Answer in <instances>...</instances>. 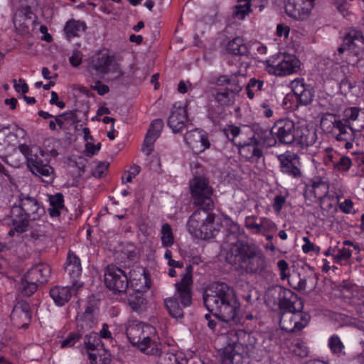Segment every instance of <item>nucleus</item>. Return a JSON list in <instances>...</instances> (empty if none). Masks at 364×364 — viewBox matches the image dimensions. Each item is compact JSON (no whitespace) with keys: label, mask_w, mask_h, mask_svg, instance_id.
Returning <instances> with one entry per match:
<instances>
[{"label":"nucleus","mask_w":364,"mask_h":364,"mask_svg":"<svg viewBox=\"0 0 364 364\" xmlns=\"http://www.w3.org/2000/svg\"><path fill=\"white\" fill-rule=\"evenodd\" d=\"M227 235L226 242L232 245L226 257L227 262L252 276H263L267 272V257L259 247L247 240H236L240 226L230 218H225Z\"/></svg>","instance_id":"nucleus-1"},{"label":"nucleus","mask_w":364,"mask_h":364,"mask_svg":"<svg viewBox=\"0 0 364 364\" xmlns=\"http://www.w3.org/2000/svg\"><path fill=\"white\" fill-rule=\"evenodd\" d=\"M203 301L206 309L224 321L241 323L240 303L232 287L225 282H213L203 292Z\"/></svg>","instance_id":"nucleus-2"},{"label":"nucleus","mask_w":364,"mask_h":364,"mask_svg":"<svg viewBox=\"0 0 364 364\" xmlns=\"http://www.w3.org/2000/svg\"><path fill=\"white\" fill-rule=\"evenodd\" d=\"M196 207L187 222L188 232L201 240L215 237L222 228L220 218L213 212V208Z\"/></svg>","instance_id":"nucleus-3"},{"label":"nucleus","mask_w":364,"mask_h":364,"mask_svg":"<svg viewBox=\"0 0 364 364\" xmlns=\"http://www.w3.org/2000/svg\"><path fill=\"white\" fill-rule=\"evenodd\" d=\"M154 332L152 326L137 321H130L126 328L127 338L132 346L138 347L146 354L159 355H161L159 345L149 335Z\"/></svg>","instance_id":"nucleus-4"},{"label":"nucleus","mask_w":364,"mask_h":364,"mask_svg":"<svg viewBox=\"0 0 364 364\" xmlns=\"http://www.w3.org/2000/svg\"><path fill=\"white\" fill-rule=\"evenodd\" d=\"M267 305L277 307L281 312H301L304 301L291 289L275 285L267 289L265 293Z\"/></svg>","instance_id":"nucleus-5"},{"label":"nucleus","mask_w":364,"mask_h":364,"mask_svg":"<svg viewBox=\"0 0 364 364\" xmlns=\"http://www.w3.org/2000/svg\"><path fill=\"white\" fill-rule=\"evenodd\" d=\"M46 214L45 208L37 199L23 193L18 195V203L11 210V218L18 219V226L30 225L31 221L41 219Z\"/></svg>","instance_id":"nucleus-6"},{"label":"nucleus","mask_w":364,"mask_h":364,"mask_svg":"<svg viewBox=\"0 0 364 364\" xmlns=\"http://www.w3.org/2000/svg\"><path fill=\"white\" fill-rule=\"evenodd\" d=\"M132 281L136 282L132 271L127 274L126 270L114 264L108 265L105 269V284L115 294L125 293Z\"/></svg>","instance_id":"nucleus-7"},{"label":"nucleus","mask_w":364,"mask_h":364,"mask_svg":"<svg viewBox=\"0 0 364 364\" xmlns=\"http://www.w3.org/2000/svg\"><path fill=\"white\" fill-rule=\"evenodd\" d=\"M87 70L90 73L94 70L97 75H102L112 73L114 75L112 80L119 79L123 75L115 57L107 53H98L93 56L89 61Z\"/></svg>","instance_id":"nucleus-8"},{"label":"nucleus","mask_w":364,"mask_h":364,"mask_svg":"<svg viewBox=\"0 0 364 364\" xmlns=\"http://www.w3.org/2000/svg\"><path fill=\"white\" fill-rule=\"evenodd\" d=\"M190 188L195 206L214 208L213 188L205 178L195 176L190 181Z\"/></svg>","instance_id":"nucleus-9"},{"label":"nucleus","mask_w":364,"mask_h":364,"mask_svg":"<svg viewBox=\"0 0 364 364\" xmlns=\"http://www.w3.org/2000/svg\"><path fill=\"white\" fill-rule=\"evenodd\" d=\"M327 121L333 124L331 133L337 141H348L352 139L358 144L359 141L362 139L360 132L353 130L352 127L347 124V120L343 122L341 120H336L334 114H327L322 117L321 125L325 126Z\"/></svg>","instance_id":"nucleus-10"},{"label":"nucleus","mask_w":364,"mask_h":364,"mask_svg":"<svg viewBox=\"0 0 364 364\" xmlns=\"http://www.w3.org/2000/svg\"><path fill=\"white\" fill-rule=\"evenodd\" d=\"M311 316L306 312H281L279 326L286 332L295 333L306 326Z\"/></svg>","instance_id":"nucleus-11"},{"label":"nucleus","mask_w":364,"mask_h":364,"mask_svg":"<svg viewBox=\"0 0 364 364\" xmlns=\"http://www.w3.org/2000/svg\"><path fill=\"white\" fill-rule=\"evenodd\" d=\"M296 127L294 121L289 118L276 121L272 127L276 144L293 145L295 143Z\"/></svg>","instance_id":"nucleus-12"},{"label":"nucleus","mask_w":364,"mask_h":364,"mask_svg":"<svg viewBox=\"0 0 364 364\" xmlns=\"http://www.w3.org/2000/svg\"><path fill=\"white\" fill-rule=\"evenodd\" d=\"M141 277L139 281L141 285H139L137 282H131V289L134 291V294H131L129 296L128 301L131 308L139 313L143 312L146 308V300L143 296V293L147 291L149 289L147 279L144 275V269L139 268Z\"/></svg>","instance_id":"nucleus-13"},{"label":"nucleus","mask_w":364,"mask_h":364,"mask_svg":"<svg viewBox=\"0 0 364 364\" xmlns=\"http://www.w3.org/2000/svg\"><path fill=\"white\" fill-rule=\"evenodd\" d=\"M227 342H230L232 345L242 346L246 353L252 356L257 348V339L255 334L243 329L231 328L228 333Z\"/></svg>","instance_id":"nucleus-14"},{"label":"nucleus","mask_w":364,"mask_h":364,"mask_svg":"<svg viewBox=\"0 0 364 364\" xmlns=\"http://www.w3.org/2000/svg\"><path fill=\"white\" fill-rule=\"evenodd\" d=\"M36 16L30 6H21L15 13L14 23L16 32L21 36L30 33L31 28L35 23Z\"/></svg>","instance_id":"nucleus-15"},{"label":"nucleus","mask_w":364,"mask_h":364,"mask_svg":"<svg viewBox=\"0 0 364 364\" xmlns=\"http://www.w3.org/2000/svg\"><path fill=\"white\" fill-rule=\"evenodd\" d=\"M225 343L221 354L222 364H249L252 355L246 353L242 346L232 345L227 341Z\"/></svg>","instance_id":"nucleus-16"},{"label":"nucleus","mask_w":364,"mask_h":364,"mask_svg":"<svg viewBox=\"0 0 364 364\" xmlns=\"http://www.w3.org/2000/svg\"><path fill=\"white\" fill-rule=\"evenodd\" d=\"M192 272L193 267L191 264L188 265L181 280L175 284L183 307L189 306L192 304Z\"/></svg>","instance_id":"nucleus-17"},{"label":"nucleus","mask_w":364,"mask_h":364,"mask_svg":"<svg viewBox=\"0 0 364 364\" xmlns=\"http://www.w3.org/2000/svg\"><path fill=\"white\" fill-rule=\"evenodd\" d=\"M38 151L41 154V156H31L28 168L33 174L41 177L43 181L50 183L54 178V170L48 163H44L42 159L45 155L43 151L41 149Z\"/></svg>","instance_id":"nucleus-18"},{"label":"nucleus","mask_w":364,"mask_h":364,"mask_svg":"<svg viewBox=\"0 0 364 364\" xmlns=\"http://www.w3.org/2000/svg\"><path fill=\"white\" fill-rule=\"evenodd\" d=\"M280 171L293 178H300L302 173L300 170V158L297 154H288L278 156Z\"/></svg>","instance_id":"nucleus-19"},{"label":"nucleus","mask_w":364,"mask_h":364,"mask_svg":"<svg viewBox=\"0 0 364 364\" xmlns=\"http://www.w3.org/2000/svg\"><path fill=\"white\" fill-rule=\"evenodd\" d=\"M296 102L303 106L310 105L314 97V88L304 82L303 79H296L291 83Z\"/></svg>","instance_id":"nucleus-20"},{"label":"nucleus","mask_w":364,"mask_h":364,"mask_svg":"<svg viewBox=\"0 0 364 364\" xmlns=\"http://www.w3.org/2000/svg\"><path fill=\"white\" fill-rule=\"evenodd\" d=\"M32 317L31 307L25 301H18L14 307L11 318L16 326L26 328L29 326Z\"/></svg>","instance_id":"nucleus-21"},{"label":"nucleus","mask_w":364,"mask_h":364,"mask_svg":"<svg viewBox=\"0 0 364 364\" xmlns=\"http://www.w3.org/2000/svg\"><path fill=\"white\" fill-rule=\"evenodd\" d=\"M173 110L171 111L168 119V125L174 133L181 132L188 122V113L186 107L173 105Z\"/></svg>","instance_id":"nucleus-22"},{"label":"nucleus","mask_w":364,"mask_h":364,"mask_svg":"<svg viewBox=\"0 0 364 364\" xmlns=\"http://www.w3.org/2000/svg\"><path fill=\"white\" fill-rule=\"evenodd\" d=\"M163 128L164 121L161 119H156L152 121L145 136L142 146V151L146 156H149L152 153L154 142L159 137Z\"/></svg>","instance_id":"nucleus-23"},{"label":"nucleus","mask_w":364,"mask_h":364,"mask_svg":"<svg viewBox=\"0 0 364 364\" xmlns=\"http://www.w3.org/2000/svg\"><path fill=\"white\" fill-rule=\"evenodd\" d=\"M184 139L195 152H202L210 146L207 136L198 129L187 132L184 135Z\"/></svg>","instance_id":"nucleus-24"},{"label":"nucleus","mask_w":364,"mask_h":364,"mask_svg":"<svg viewBox=\"0 0 364 364\" xmlns=\"http://www.w3.org/2000/svg\"><path fill=\"white\" fill-rule=\"evenodd\" d=\"M204 318L207 321V325L208 328L213 332H218L220 335H224L225 336V341H227V336L229 330H226L225 326L229 325L230 327L232 326H237L242 323V322L234 323L232 321L230 320L224 321L223 319L215 315V311H213L211 314H205Z\"/></svg>","instance_id":"nucleus-25"},{"label":"nucleus","mask_w":364,"mask_h":364,"mask_svg":"<svg viewBox=\"0 0 364 364\" xmlns=\"http://www.w3.org/2000/svg\"><path fill=\"white\" fill-rule=\"evenodd\" d=\"M364 44V37L361 31L352 30L348 32L343 40L342 45L338 48L339 53H343L347 50H351L355 55L358 54L356 48Z\"/></svg>","instance_id":"nucleus-26"},{"label":"nucleus","mask_w":364,"mask_h":364,"mask_svg":"<svg viewBox=\"0 0 364 364\" xmlns=\"http://www.w3.org/2000/svg\"><path fill=\"white\" fill-rule=\"evenodd\" d=\"M51 274V269L46 264H38L33 266L24 275L25 278L34 281L37 284H44L48 282Z\"/></svg>","instance_id":"nucleus-27"},{"label":"nucleus","mask_w":364,"mask_h":364,"mask_svg":"<svg viewBox=\"0 0 364 364\" xmlns=\"http://www.w3.org/2000/svg\"><path fill=\"white\" fill-rule=\"evenodd\" d=\"M300 61L294 55H287L284 59L275 67H272L274 73L278 75H288L297 72Z\"/></svg>","instance_id":"nucleus-28"},{"label":"nucleus","mask_w":364,"mask_h":364,"mask_svg":"<svg viewBox=\"0 0 364 364\" xmlns=\"http://www.w3.org/2000/svg\"><path fill=\"white\" fill-rule=\"evenodd\" d=\"M295 133L296 139L294 145H299L302 147L312 146L317 139L316 130L309 129L306 126L296 127Z\"/></svg>","instance_id":"nucleus-29"},{"label":"nucleus","mask_w":364,"mask_h":364,"mask_svg":"<svg viewBox=\"0 0 364 364\" xmlns=\"http://www.w3.org/2000/svg\"><path fill=\"white\" fill-rule=\"evenodd\" d=\"M258 139L255 136L250 138L247 142L240 145V154L249 161L252 160L255 157L257 159L260 158L262 156V151L258 147Z\"/></svg>","instance_id":"nucleus-30"},{"label":"nucleus","mask_w":364,"mask_h":364,"mask_svg":"<svg viewBox=\"0 0 364 364\" xmlns=\"http://www.w3.org/2000/svg\"><path fill=\"white\" fill-rule=\"evenodd\" d=\"M65 271L70 277L73 286H76L77 278L81 275L82 267L80 260L73 252H69Z\"/></svg>","instance_id":"nucleus-31"},{"label":"nucleus","mask_w":364,"mask_h":364,"mask_svg":"<svg viewBox=\"0 0 364 364\" xmlns=\"http://www.w3.org/2000/svg\"><path fill=\"white\" fill-rule=\"evenodd\" d=\"M252 130L255 135L260 139L264 146L272 147L276 145V140L272 132V129L269 130L267 128L262 127L259 124H255L253 125Z\"/></svg>","instance_id":"nucleus-32"},{"label":"nucleus","mask_w":364,"mask_h":364,"mask_svg":"<svg viewBox=\"0 0 364 364\" xmlns=\"http://www.w3.org/2000/svg\"><path fill=\"white\" fill-rule=\"evenodd\" d=\"M50 296L58 306H63L70 300L71 292L68 287H55L50 289Z\"/></svg>","instance_id":"nucleus-33"},{"label":"nucleus","mask_w":364,"mask_h":364,"mask_svg":"<svg viewBox=\"0 0 364 364\" xmlns=\"http://www.w3.org/2000/svg\"><path fill=\"white\" fill-rule=\"evenodd\" d=\"M176 294H178V297L173 296L166 299L164 300V304L170 316L178 318L183 316V311L178 302V299L181 300L179 294L178 292Z\"/></svg>","instance_id":"nucleus-34"},{"label":"nucleus","mask_w":364,"mask_h":364,"mask_svg":"<svg viewBox=\"0 0 364 364\" xmlns=\"http://www.w3.org/2000/svg\"><path fill=\"white\" fill-rule=\"evenodd\" d=\"M227 51L235 55H244L248 53V48L244 43V40L240 37H236L230 41L227 46Z\"/></svg>","instance_id":"nucleus-35"},{"label":"nucleus","mask_w":364,"mask_h":364,"mask_svg":"<svg viewBox=\"0 0 364 364\" xmlns=\"http://www.w3.org/2000/svg\"><path fill=\"white\" fill-rule=\"evenodd\" d=\"M85 29L86 25L84 22L75 19L68 21L64 28L66 36L69 39L72 37L77 36L79 31H85Z\"/></svg>","instance_id":"nucleus-36"},{"label":"nucleus","mask_w":364,"mask_h":364,"mask_svg":"<svg viewBox=\"0 0 364 364\" xmlns=\"http://www.w3.org/2000/svg\"><path fill=\"white\" fill-rule=\"evenodd\" d=\"M215 101L223 107H230L235 103V97L230 95L229 90H224L223 91H216L212 94Z\"/></svg>","instance_id":"nucleus-37"},{"label":"nucleus","mask_w":364,"mask_h":364,"mask_svg":"<svg viewBox=\"0 0 364 364\" xmlns=\"http://www.w3.org/2000/svg\"><path fill=\"white\" fill-rule=\"evenodd\" d=\"M100 349L96 353H90L89 358L92 364H109L111 361V354L101 345Z\"/></svg>","instance_id":"nucleus-38"},{"label":"nucleus","mask_w":364,"mask_h":364,"mask_svg":"<svg viewBox=\"0 0 364 364\" xmlns=\"http://www.w3.org/2000/svg\"><path fill=\"white\" fill-rule=\"evenodd\" d=\"M77 319L79 323H81L80 325L82 328H92L95 323L93 307L87 306L85 312L81 316H78Z\"/></svg>","instance_id":"nucleus-39"},{"label":"nucleus","mask_w":364,"mask_h":364,"mask_svg":"<svg viewBox=\"0 0 364 364\" xmlns=\"http://www.w3.org/2000/svg\"><path fill=\"white\" fill-rule=\"evenodd\" d=\"M288 283L291 288L298 291L305 290L306 287V277H301L298 272H293L289 274Z\"/></svg>","instance_id":"nucleus-40"},{"label":"nucleus","mask_w":364,"mask_h":364,"mask_svg":"<svg viewBox=\"0 0 364 364\" xmlns=\"http://www.w3.org/2000/svg\"><path fill=\"white\" fill-rule=\"evenodd\" d=\"M84 343L87 350H97L102 348L101 345H104L99 335L95 333L86 335Z\"/></svg>","instance_id":"nucleus-41"},{"label":"nucleus","mask_w":364,"mask_h":364,"mask_svg":"<svg viewBox=\"0 0 364 364\" xmlns=\"http://www.w3.org/2000/svg\"><path fill=\"white\" fill-rule=\"evenodd\" d=\"M328 190V186L326 182L322 181L320 179L313 181L312 191L311 193L314 195L315 198H318L319 199L322 198L327 194Z\"/></svg>","instance_id":"nucleus-42"},{"label":"nucleus","mask_w":364,"mask_h":364,"mask_svg":"<svg viewBox=\"0 0 364 364\" xmlns=\"http://www.w3.org/2000/svg\"><path fill=\"white\" fill-rule=\"evenodd\" d=\"M38 288V284L23 277L20 287L22 295L30 296L37 291Z\"/></svg>","instance_id":"nucleus-43"},{"label":"nucleus","mask_w":364,"mask_h":364,"mask_svg":"<svg viewBox=\"0 0 364 364\" xmlns=\"http://www.w3.org/2000/svg\"><path fill=\"white\" fill-rule=\"evenodd\" d=\"M161 242L164 247H170L173 244L174 240L172 233V229L168 223L162 225L161 228Z\"/></svg>","instance_id":"nucleus-44"},{"label":"nucleus","mask_w":364,"mask_h":364,"mask_svg":"<svg viewBox=\"0 0 364 364\" xmlns=\"http://www.w3.org/2000/svg\"><path fill=\"white\" fill-rule=\"evenodd\" d=\"M328 345L331 352L334 354L341 353L344 348V345L340 338L336 335H333L329 338Z\"/></svg>","instance_id":"nucleus-45"},{"label":"nucleus","mask_w":364,"mask_h":364,"mask_svg":"<svg viewBox=\"0 0 364 364\" xmlns=\"http://www.w3.org/2000/svg\"><path fill=\"white\" fill-rule=\"evenodd\" d=\"M255 85H257V91H260L262 89L263 81L256 80L255 78H252L248 84L246 86L247 95L250 99H253L254 97V92L252 88L255 87Z\"/></svg>","instance_id":"nucleus-46"},{"label":"nucleus","mask_w":364,"mask_h":364,"mask_svg":"<svg viewBox=\"0 0 364 364\" xmlns=\"http://www.w3.org/2000/svg\"><path fill=\"white\" fill-rule=\"evenodd\" d=\"M81 338V335L77 333H71L69 336L62 341V348H70L73 346L76 342Z\"/></svg>","instance_id":"nucleus-47"},{"label":"nucleus","mask_w":364,"mask_h":364,"mask_svg":"<svg viewBox=\"0 0 364 364\" xmlns=\"http://www.w3.org/2000/svg\"><path fill=\"white\" fill-rule=\"evenodd\" d=\"M60 116H62L67 124L70 122L68 126L75 124L80 121L77 115V110L65 112L61 114Z\"/></svg>","instance_id":"nucleus-48"},{"label":"nucleus","mask_w":364,"mask_h":364,"mask_svg":"<svg viewBox=\"0 0 364 364\" xmlns=\"http://www.w3.org/2000/svg\"><path fill=\"white\" fill-rule=\"evenodd\" d=\"M17 220L18 219L16 220V218H11V223L14 228L9 231L8 235L10 237H14L15 232L23 233L28 230V228L29 227L28 225L25 224L24 226L20 227L18 226L19 223H18V221Z\"/></svg>","instance_id":"nucleus-49"},{"label":"nucleus","mask_w":364,"mask_h":364,"mask_svg":"<svg viewBox=\"0 0 364 364\" xmlns=\"http://www.w3.org/2000/svg\"><path fill=\"white\" fill-rule=\"evenodd\" d=\"M50 205L52 207L63 208L64 207L63 195L60 193H56L54 196H51L49 198Z\"/></svg>","instance_id":"nucleus-50"},{"label":"nucleus","mask_w":364,"mask_h":364,"mask_svg":"<svg viewBox=\"0 0 364 364\" xmlns=\"http://www.w3.org/2000/svg\"><path fill=\"white\" fill-rule=\"evenodd\" d=\"M18 149L21 152V154L26 157L28 167L30 164V158L34 156H38L36 153H33V151L30 149V147L26 144H20L18 146Z\"/></svg>","instance_id":"nucleus-51"},{"label":"nucleus","mask_w":364,"mask_h":364,"mask_svg":"<svg viewBox=\"0 0 364 364\" xmlns=\"http://www.w3.org/2000/svg\"><path fill=\"white\" fill-rule=\"evenodd\" d=\"M245 225L247 229L252 230L255 233H259L263 230V226L261 224L254 222L249 218H246Z\"/></svg>","instance_id":"nucleus-52"},{"label":"nucleus","mask_w":364,"mask_h":364,"mask_svg":"<svg viewBox=\"0 0 364 364\" xmlns=\"http://www.w3.org/2000/svg\"><path fill=\"white\" fill-rule=\"evenodd\" d=\"M303 241L305 242L302 246V250L304 253H309L310 252H319V247H316L314 243L311 242L310 240L307 237H304Z\"/></svg>","instance_id":"nucleus-53"},{"label":"nucleus","mask_w":364,"mask_h":364,"mask_svg":"<svg viewBox=\"0 0 364 364\" xmlns=\"http://www.w3.org/2000/svg\"><path fill=\"white\" fill-rule=\"evenodd\" d=\"M109 164L106 162L100 163L92 171V176L95 178H101L107 170Z\"/></svg>","instance_id":"nucleus-54"},{"label":"nucleus","mask_w":364,"mask_h":364,"mask_svg":"<svg viewBox=\"0 0 364 364\" xmlns=\"http://www.w3.org/2000/svg\"><path fill=\"white\" fill-rule=\"evenodd\" d=\"M141 168L139 166L134 164L131 167V170L127 172V176L126 177V179L124 181V178L122 177V182L123 183H130L132 181L133 177H135L136 175H138L140 173Z\"/></svg>","instance_id":"nucleus-55"},{"label":"nucleus","mask_w":364,"mask_h":364,"mask_svg":"<svg viewBox=\"0 0 364 364\" xmlns=\"http://www.w3.org/2000/svg\"><path fill=\"white\" fill-rule=\"evenodd\" d=\"M91 89L97 91L100 95H104L109 91V87L100 80H97L94 85H91Z\"/></svg>","instance_id":"nucleus-56"},{"label":"nucleus","mask_w":364,"mask_h":364,"mask_svg":"<svg viewBox=\"0 0 364 364\" xmlns=\"http://www.w3.org/2000/svg\"><path fill=\"white\" fill-rule=\"evenodd\" d=\"M82 53L78 50H75L70 57L69 61L73 66L77 67L82 63Z\"/></svg>","instance_id":"nucleus-57"},{"label":"nucleus","mask_w":364,"mask_h":364,"mask_svg":"<svg viewBox=\"0 0 364 364\" xmlns=\"http://www.w3.org/2000/svg\"><path fill=\"white\" fill-rule=\"evenodd\" d=\"M86 156H92L95 155L101 148V143L94 144L90 142H87L85 144Z\"/></svg>","instance_id":"nucleus-58"},{"label":"nucleus","mask_w":364,"mask_h":364,"mask_svg":"<svg viewBox=\"0 0 364 364\" xmlns=\"http://www.w3.org/2000/svg\"><path fill=\"white\" fill-rule=\"evenodd\" d=\"M286 202V199L282 196H277L274 198L273 208L277 213H280L284 204Z\"/></svg>","instance_id":"nucleus-59"},{"label":"nucleus","mask_w":364,"mask_h":364,"mask_svg":"<svg viewBox=\"0 0 364 364\" xmlns=\"http://www.w3.org/2000/svg\"><path fill=\"white\" fill-rule=\"evenodd\" d=\"M351 161L349 158L343 156L336 163V167L339 170L346 171L349 168Z\"/></svg>","instance_id":"nucleus-60"},{"label":"nucleus","mask_w":364,"mask_h":364,"mask_svg":"<svg viewBox=\"0 0 364 364\" xmlns=\"http://www.w3.org/2000/svg\"><path fill=\"white\" fill-rule=\"evenodd\" d=\"M230 85V88H226L229 90L230 93L232 94H238L242 89V86L239 84V81L236 79H231V82L228 83Z\"/></svg>","instance_id":"nucleus-61"},{"label":"nucleus","mask_w":364,"mask_h":364,"mask_svg":"<svg viewBox=\"0 0 364 364\" xmlns=\"http://www.w3.org/2000/svg\"><path fill=\"white\" fill-rule=\"evenodd\" d=\"M351 256V252L348 249L343 248L339 250L338 252L335 255V259L336 261L346 260Z\"/></svg>","instance_id":"nucleus-62"},{"label":"nucleus","mask_w":364,"mask_h":364,"mask_svg":"<svg viewBox=\"0 0 364 364\" xmlns=\"http://www.w3.org/2000/svg\"><path fill=\"white\" fill-rule=\"evenodd\" d=\"M359 109L357 107H351L345 111V116L348 120H355L358 118Z\"/></svg>","instance_id":"nucleus-63"},{"label":"nucleus","mask_w":364,"mask_h":364,"mask_svg":"<svg viewBox=\"0 0 364 364\" xmlns=\"http://www.w3.org/2000/svg\"><path fill=\"white\" fill-rule=\"evenodd\" d=\"M164 361L163 364H183L178 361L176 355L173 353H166L164 357Z\"/></svg>","instance_id":"nucleus-64"}]
</instances>
